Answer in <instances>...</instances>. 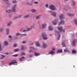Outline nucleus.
I'll list each match as a JSON object with an SVG mask.
<instances>
[{
    "mask_svg": "<svg viewBox=\"0 0 77 77\" xmlns=\"http://www.w3.org/2000/svg\"><path fill=\"white\" fill-rule=\"evenodd\" d=\"M17 7V5H14L12 7V10H7L5 11L6 13H11L12 12H15L16 10L15 8Z\"/></svg>",
    "mask_w": 77,
    "mask_h": 77,
    "instance_id": "f257e3e1",
    "label": "nucleus"
},
{
    "mask_svg": "<svg viewBox=\"0 0 77 77\" xmlns=\"http://www.w3.org/2000/svg\"><path fill=\"white\" fill-rule=\"evenodd\" d=\"M50 8L52 10V11H54V10H56V7H55V6H54L53 5H51L50 6Z\"/></svg>",
    "mask_w": 77,
    "mask_h": 77,
    "instance_id": "f03ea898",
    "label": "nucleus"
},
{
    "mask_svg": "<svg viewBox=\"0 0 77 77\" xmlns=\"http://www.w3.org/2000/svg\"><path fill=\"white\" fill-rule=\"evenodd\" d=\"M42 37L44 40L47 39V38L46 37V34L45 33H43L42 34Z\"/></svg>",
    "mask_w": 77,
    "mask_h": 77,
    "instance_id": "7ed1b4c3",
    "label": "nucleus"
},
{
    "mask_svg": "<svg viewBox=\"0 0 77 77\" xmlns=\"http://www.w3.org/2000/svg\"><path fill=\"white\" fill-rule=\"evenodd\" d=\"M49 12H50L51 13V15H52V16H53L54 17H56L57 15L56 13L53 12L52 11H49Z\"/></svg>",
    "mask_w": 77,
    "mask_h": 77,
    "instance_id": "20e7f679",
    "label": "nucleus"
},
{
    "mask_svg": "<svg viewBox=\"0 0 77 77\" xmlns=\"http://www.w3.org/2000/svg\"><path fill=\"white\" fill-rule=\"evenodd\" d=\"M58 30H60V31L61 32H62V31L63 32H65V29H62V26L58 27Z\"/></svg>",
    "mask_w": 77,
    "mask_h": 77,
    "instance_id": "39448f33",
    "label": "nucleus"
},
{
    "mask_svg": "<svg viewBox=\"0 0 77 77\" xmlns=\"http://www.w3.org/2000/svg\"><path fill=\"white\" fill-rule=\"evenodd\" d=\"M3 1L5 3H6V4L8 5H11V3H9V1L8 0H3Z\"/></svg>",
    "mask_w": 77,
    "mask_h": 77,
    "instance_id": "423d86ee",
    "label": "nucleus"
},
{
    "mask_svg": "<svg viewBox=\"0 0 77 77\" xmlns=\"http://www.w3.org/2000/svg\"><path fill=\"white\" fill-rule=\"evenodd\" d=\"M29 48L31 50L29 51L30 53H32V52H33V51H35V49L33 47H30Z\"/></svg>",
    "mask_w": 77,
    "mask_h": 77,
    "instance_id": "0eeeda50",
    "label": "nucleus"
},
{
    "mask_svg": "<svg viewBox=\"0 0 77 77\" xmlns=\"http://www.w3.org/2000/svg\"><path fill=\"white\" fill-rule=\"evenodd\" d=\"M9 29H6V35H9Z\"/></svg>",
    "mask_w": 77,
    "mask_h": 77,
    "instance_id": "6e6552de",
    "label": "nucleus"
},
{
    "mask_svg": "<svg viewBox=\"0 0 77 77\" xmlns=\"http://www.w3.org/2000/svg\"><path fill=\"white\" fill-rule=\"evenodd\" d=\"M25 57H22L21 58H19V60L20 62H22V61H24V60Z\"/></svg>",
    "mask_w": 77,
    "mask_h": 77,
    "instance_id": "1a4fd4ad",
    "label": "nucleus"
},
{
    "mask_svg": "<svg viewBox=\"0 0 77 77\" xmlns=\"http://www.w3.org/2000/svg\"><path fill=\"white\" fill-rule=\"evenodd\" d=\"M12 24V22L10 21L7 23V24L8 26H9V27H11V25Z\"/></svg>",
    "mask_w": 77,
    "mask_h": 77,
    "instance_id": "9d476101",
    "label": "nucleus"
},
{
    "mask_svg": "<svg viewBox=\"0 0 77 77\" xmlns=\"http://www.w3.org/2000/svg\"><path fill=\"white\" fill-rule=\"evenodd\" d=\"M8 38H9V41L11 42V41H12V36L11 35H9L8 36Z\"/></svg>",
    "mask_w": 77,
    "mask_h": 77,
    "instance_id": "9b49d317",
    "label": "nucleus"
},
{
    "mask_svg": "<svg viewBox=\"0 0 77 77\" xmlns=\"http://www.w3.org/2000/svg\"><path fill=\"white\" fill-rule=\"evenodd\" d=\"M4 45L5 46L8 45V42L7 41H5L4 42Z\"/></svg>",
    "mask_w": 77,
    "mask_h": 77,
    "instance_id": "f8f14e48",
    "label": "nucleus"
},
{
    "mask_svg": "<svg viewBox=\"0 0 77 77\" xmlns=\"http://www.w3.org/2000/svg\"><path fill=\"white\" fill-rule=\"evenodd\" d=\"M77 42V41H76V40L75 39L74 41H73L72 45L73 46H75V43Z\"/></svg>",
    "mask_w": 77,
    "mask_h": 77,
    "instance_id": "ddd939ff",
    "label": "nucleus"
},
{
    "mask_svg": "<svg viewBox=\"0 0 77 77\" xmlns=\"http://www.w3.org/2000/svg\"><path fill=\"white\" fill-rule=\"evenodd\" d=\"M32 26H31L30 28H27L26 29V30L27 31H30V30H32Z\"/></svg>",
    "mask_w": 77,
    "mask_h": 77,
    "instance_id": "4468645a",
    "label": "nucleus"
},
{
    "mask_svg": "<svg viewBox=\"0 0 77 77\" xmlns=\"http://www.w3.org/2000/svg\"><path fill=\"white\" fill-rule=\"evenodd\" d=\"M65 21L63 20H61L58 24V25H60V24H64Z\"/></svg>",
    "mask_w": 77,
    "mask_h": 77,
    "instance_id": "2eb2a0df",
    "label": "nucleus"
},
{
    "mask_svg": "<svg viewBox=\"0 0 77 77\" xmlns=\"http://www.w3.org/2000/svg\"><path fill=\"white\" fill-rule=\"evenodd\" d=\"M34 54L35 56H39V53L34 52Z\"/></svg>",
    "mask_w": 77,
    "mask_h": 77,
    "instance_id": "dca6fc26",
    "label": "nucleus"
},
{
    "mask_svg": "<svg viewBox=\"0 0 77 77\" xmlns=\"http://www.w3.org/2000/svg\"><path fill=\"white\" fill-rule=\"evenodd\" d=\"M60 20H62V19H64V18L63 17V15L62 14H61L60 16Z\"/></svg>",
    "mask_w": 77,
    "mask_h": 77,
    "instance_id": "f3484780",
    "label": "nucleus"
},
{
    "mask_svg": "<svg viewBox=\"0 0 77 77\" xmlns=\"http://www.w3.org/2000/svg\"><path fill=\"white\" fill-rule=\"evenodd\" d=\"M46 27V24H44L42 25V29H44V28H45Z\"/></svg>",
    "mask_w": 77,
    "mask_h": 77,
    "instance_id": "a211bd4d",
    "label": "nucleus"
},
{
    "mask_svg": "<svg viewBox=\"0 0 77 77\" xmlns=\"http://www.w3.org/2000/svg\"><path fill=\"white\" fill-rule=\"evenodd\" d=\"M12 62L13 63V64H14V63H17V61H16V60H12Z\"/></svg>",
    "mask_w": 77,
    "mask_h": 77,
    "instance_id": "6ab92c4d",
    "label": "nucleus"
},
{
    "mask_svg": "<svg viewBox=\"0 0 77 77\" xmlns=\"http://www.w3.org/2000/svg\"><path fill=\"white\" fill-rule=\"evenodd\" d=\"M31 12H32V13H35V12H36V11L35 10V9H32L31 10Z\"/></svg>",
    "mask_w": 77,
    "mask_h": 77,
    "instance_id": "aec40b11",
    "label": "nucleus"
},
{
    "mask_svg": "<svg viewBox=\"0 0 77 77\" xmlns=\"http://www.w3.org/2000/svg\"><path fill=\"white\" fill-rule=\"evenodd\" d=\"M64 52H69V51L68 50L67 48H66L64 50Z\"/></svg>",
    "mask_w": 77,
    "mask_h": 77,
    "instance_id": "412c9836",
    "label": "nucleus"
},
{
    "mask_svg": "<svg viewBox=\"0 0 77 77\" xmlns=\"http://www.w3.org/2000/svg\"><path fill=\"white\" fill-rule=\"evenodd\" d=\"M49 54H54V51H51L49 53Z\"/></svg>",
    "mask_w": 77,
    "mask_h": 77,
    "instance_id": "4be33fe9",
    "label": "nucleus"
},
{
    "mask_svg": "<svg viewBox=\"0 0 77 77\" xmlns=\"http://www.w3.org/2000/svg\"><path fill=\"white\" fill-rule=\"evenodd\" d=\"M74 23H75L76 25L77 26V19H74Z\"/></svg>",
    "mask_w": 77,
    "mask_h": 77,
    "instance_id": "5701e85b",
    "label": "nucleus"
},
{
    "mask_svg": "<svg viewBox=\"0 0 77 77\" xmlns=\"http://www.w3.org/2000/svg\"><path fill=\"white\" fill-rule=\"evenodd\" d=\"M1 56H2V57H1V59H4V57H5V56L3 55H1Z\"/></svg>",
    "mask_w": 77,
    "mask_h": 77,
    "instance_id": "b1692460",
    "label": "nucleus"
},
{
    "mask_svg": "<svg viewBox=\"0 0 77 77\" xmlns=\"http://www.w3.org/2000/svg\"><path fill=\"white\" fill-rule=\"evenodd\" d=\"M48 30H53V28L51 27V26H50L49 27Z\"/></svg>",
    "mask_w": 77,
    "mask_h": 77,
    "instance_id": "393cba45",
    "label": "nucleus"
},
{
    "mask_svg": "<svg viewBox=\"0 0 77 77\" xmlns=\"http://www.w3.org/2000/svg\"><path fill=\"white\" fill-rule=\"evenodd\" d=\"M35 45L37 47H39V42H36L35 43Z\"/></svg>",
    "mask_w": 77,
    "mask_h": 77,
    "instance_id": "a878e982",
    "label": "nucleus"
},
{
    "mask_svg": "<svg viewBox=\"0 0 77 77\" xmlns=\"http://www.w3.org/2000/svg\"><path fill=\"white\" fill-rule=\"evenodd\" d=\"M43 48H47V45L45 44H43Z\"/></svg>",
    "mask_w": 77,
    "mask_h": 77,
    "instance_id": "bb28decb",
    "label": "nucleus"
},
{
    "mask_svg": "<svg viewBox=\"0 0 77 77\" xmlns=\"http://www.w3.org/2000/svg\"><path fill=\"white\" fill-rule=\"evenodd\" d=\"M13 3H17V1L16 0H13L12 1Z\"/></svg>",
    "mask_w": 77,
    "mask_h": 77,
    "instance_id": "cd10ccee",
    "label": "nucleus"
},
{
    "mask_svg": "<svg viewBox=\"0 0 77 77\" xmlns=\"http://www.w3.org/2000/svg\"><path fill=\"white\" fill-rule=\"evenodd\" d=\"M4 30V29L3 28H0V32H3V30Z\"/></svg>",
    "mask_w": 77,
    "mask_h": 77,
    "instance_id": "c85d7f7f",
    "label": "nucleus"
},
{
    "mask_svg": "<svg viewBox=\"0 0 77 77\" xmlns=\"http://www.w3.org/2000/svg\"><path fill=\"white\" fill-rule=\"evenodd\" d=\"M2 51V44L0 43V51Z\"/></svg>",
    "mask_w": 77,
    "mask_h": 77,
    "instance_id": "c756f323",
    "label": "nucleus"
},
{
    "mask_svg": "<svg viewBox=\"0 0 77 77\" xmlns=\"http://www.w3.org/2000/svg\"><path fill=\"white\" fill-rule=\"evenodd\" d=\"M30 16L29 15H27L26 16H25L24 17L25 18H29Z\"/></svg>",
    "mask_w": 77,
    "mask_h": 77,
    "instance_id": "7c9ffc66",
    "label": "nucleus"
},
{
    "mask_svg": "<svg viewBox=\"0 0 77 77\" xmlns=\"http://www.w3.org/2000/svg\"><path fill=\"white\" fill-rule=\"evenodd\" d=\"M21 35V34L19 33V32H17V33L16 34V36H20V35Z\"/></svg>",
    "mask_w": 77,
    "mask_h": 77,
    "instance_id": "2f4dec72",
    "label": "nucleus"
},
{
    "mask_svg": "<svg viewBox=\"0 0 77 77\" xmlns=\"http://www.w3.org/2000/svg\"><path fill=\"white\" fill-rule=\"evenodd\" d=\"M57 33L58 34V38H57V39H58V40H59V38H60V34H59V33L58 32H57Z\"/></svg>",
    "mask_w": 77,
    "mask_h": 77,
    "instance_id": "473e14b6",
    "label": "nucleus"
},
{
    "mask_svg": "<svg viewBox=\"0 0 77 77\" xmlns=\"http://www.w3.org/2000/svg\"><path fill=\"white\" fill-rule=\"evenodd\" d=\"M77 52L76 51H75L74 50H72V53H76Z\"/></svg>",
    "mask_w": 77,
    "mask_h": 77,
    "instance_id": "72a5a7b5",
    "label": "nucleus"
},
{
    "mask_svg": "<svg viewBox=\"0 0 77 77\" xmlns=\"http://www.w3.org/2000/svg\"><path fill=\"white\" fill-rule=\"evenodd\" d=\"M14 51L15 52H17V51H19V49H16L14 50Z\"/></svg>",
    "mask_w": 77,
    "mask_h": 77,
    "instance_id": "f704fd0d",
    "label": "nucleus"
},
{
    "mask_svg": "<svg viewBox=\"0 0 77 77\" xmlns=\"http://www.w3.org/2000/svg\"><path fill=\"white\" fill-rule=\"evenodd\" d=\"M57 51L58 53H62V49L58 50Z\"/></svg>",
    "mask_w": 77,
    "mask_h": 77,
    "instance_id": "c9c22d12",
    "label": "nucleus"
},
{
    "mask_svg": "<svg viewBox=\"0 0 77 77\" xmlns=\"http://www.w3.org/2000/svg\"><path fill=\"white\" fill-rule=\"evenodd\" d=\"M14 65V64L13 63H12V62L8 64L9 66H11V65Z\"/></svg>",
    "mask_w": 77,
    "mask_h": 77,
    "instance_id": "e433bc0d",
    "label": "nucleus"
},
{
    "mask_svg": "<svg viewBox=\"0 0 77 77\" xmlns=\"http://www.w3.org/2000/svg\"><path fill=\"white\" fill-rule=\"evenodd\" d=\"M13 46L14 47H17V44H14L13 45Z\"/></svg>",
    "mask_w": 77,
    "mask_h": 77,
    "instance_id": "4c0bfd02",
    "label": "nucleus"
},
{
    "mask_svg": "<svg viewBox=\"0 0 77 77\" xmlns=\"http://www.w3.org/2000/svg\"><path fill=\"white\" fill-rule=\"evenodd\" d=\"M62 45L63 47H65V44L63 42H62Z\"/></svg>",
    "mask_w": 77,
    "mask_h": 77,
    "instance_id": "58836bf2",
    "label": "nucleus"
},
{
    "mask_svg": "<svg viewBox=\"0 0 77 77\" xmlns=\"http://www.w3.org/2000/svg\"><path fill=\"white\" fill-rule=\"evenodd\" d=\"M68 15L70 17H72V16H74V14H68Z\"/></svg>",
    "mask_w": 77,
    "mask_h": 77,
    "instance_id": "ea45409f",
    "label": "nucleus"
},
{
    "mask_svg": "<svg viewBox=\"0 0 77 77\" xmlns=\"http://www.w3.org/2000/svg\"><path fill=\"white\" fill-rule=\"evenodd\" d=\"M53 24L54 25H56V24H57V22H53Z\"/></svg>",
    "mask_w": 77,
    "mask_h": 77,
    "instance_id": "a19ab883",
    "label": "nucleus"
},
{
    "mask_svg": "<svg viewBox=\"0 0 77 77\" xmlns=\"http://www.w3.org/2000/svg\"><path fill=\"white\" fill-rule=\"evenodd\" d=\"M21 55H22L23 56H24L26 55V54L24 52H22L21 54Z\"/></svg>",
    "mask_w": 77,
    "mask_h": 77,
    "instance_id": "79ce46f5",
    "label": "nucleus"
},
{
    "mask_svg": "<svg viewBox=\"0 0 77 77\" xmlns=\"http://www.w3.org/2000/svg\"><path fill=\"white\" fill-rule=\"evenodd\" d=\"M21 48L22 50H24V46H22Z\"/></svg>",
    "mask_w": 77,
    "mask_h": 77,
    "instance_id": "37998d69",
    "label": "nucleus"
},
{
    "mask_svg": "<svg viewBox=\"0 0 77 77\" xmlns=\"http://www.w3.org/2000/svg\"><path fill=\"white\" fill-rule=\"evenodd\" d=\"M72 3H73V5H75V2L73 1H72Z\"/></svg>",
    "mask_w": 77,
    "mask_h": 77,
    "instance_id": "c03bdc74",
    "label": "nucleus"
},
{
    "mask_svg": "<svg viewBox=\"0 0 77 77\" xmlns=\"http://www.w3.org/2000/svg\"><path fill=\"white\" fill-rule=\"evenodd\" d=\"M18 56L17 54H15L13 55L14 57H17Z\"/></svg>",
    "mask_w": 77,
    "mask_h": 77,
    "instance_id": "a18cd8bd",
    "label": "nucleus"
},
{
    "mask_svg": "<svg viewBox=\"0 0 77 77\" xmlns=\"http://www.w3.org/2000/svg\"><path fill=\"white\" fill-rule=\"evenodd\" d=\"M34 4H35V5H36L37 4H38V2H34Z\"/></svg>",
    "mask_w": 77,
    "mask_h": 77,
    "instance_id": "49530a36",
    "label": "nucleus"
},
{
    "mask_svg": "<svg viewBox=\"0 0 77 77\" xmlns=\"http://www.w3.org/2000/svg\"><path fill=\"white\" fill-rule=\"evenodd\" d=\"M26 42L25 41H23L22 42V44H25Z\"/></svg>",
    "mask_w": 77,
    "mask_h": 77,
    "instance_id": "de8ad7c7",
    "label": "nucleus"
},
{
    "mask_svg": "<svg viewBox=\"0 0 77 77\" xmlns=\"http://www.w3.org/2000/svg\"><path fill=\"white\" fill-rule=\"evenodd\" d=\"M5 54H7V55H8V54L9 55H11V53H5Z\"/></svg>",
    "mask_w": 77,
    "mask_h": 77,
    "instance_id": "09e8293b",
    "label": "nucleus"
},
{
    "mask_svg": "<svg viewBox=\"0 0 77 77\" xmlns=\"http://www.w3.org/2000/svg\"><path fill=\"white\" fill-rule=\"evenodd\" d=\"M48 5L47 4H46L45 5V7H46V8H47V7H48Z\"/></svg>",
    "mask_w": 77,
    "mask_h": 77,
    "instance_id": "8fccbe9b",
    "label": "nucleus"
},
{
    "mask_svg": "<svg viewBox=\"0 0 77 77\" xmlns=\"http://www.w3.org/2000/svg\"><path fill=\"white\" fill-rule=\"evenodd\" d=\"M22 32H27V30H23Z\"/></svg>",
    "mask_w": 77,
    "mask_h": 77,
    "instance_id": "3c124183",
    "label": "nucleus"
},
{
    "mask_svg": "<svg viewBox=\"0 0 77 77\" xmlns=\"http://www.w3.org/2000/svg\"><path fill=\"white\" fill-rule=\"evenodd\" d=\"M36 19H39V16H37L36 17Z\"/></svg>",
    "mask_w": 77,
    "mask_h": 77,
    "instance_id": "603ef678",
    "label": "nucleus"
},
{
    "mask_svg": "<svg viewBox=\"0 0 77 77\" xmlns=\"http://www.w3.org/2000/svg\"><path fill=\"white\" fill-rule=\"evenodd\" d=\"M23 29L22 28V29H20V32H23Z\"/></svg>",
    "mask_w": 77,
    "mask_h": 77,
    "instance_id": "864d4df0",
    "label": "nucleus"
},
{
    "mask_svg": "<svg viewBox=\"0 0 77 77\" xmlns=\"http://www.w3.org/2000/svg\"><path fill=\"white\" fill-rule=\"evenodd\" d=\"M52 50H53L54 51L55 50V48H52Z\"/></svg>",
    "mask_w": 77,
    "mask_h": 77,
    "instance_id": "5fc2aeb1",
    "label": "nucleus"
},
{
    "mask_svg": "<svg viewBox=\"0 0 77 77\" xmlns=\"http://www.w3.org/2000/svg\"><path fill=\"white\" fill-rule=\"evenodd\" d=\"M23 36H26V34H23Z\"/></svg>",
    "mask_w": 77,
    "mask_h": 77,
    "instance_id": "6e6d98bb",
    "label": "nucleus"
},
{
    "mask_svg": "<svg viewBox=\"0 0 77 77\" xmlns=\"http://www.w3.org/2000/svg\"><path fill=\"white\" fill-rule=\"evenodd\" d=\"M41 15H39V18H41Z\"/></svg>",
    "mask_w": 77,
    "mask_h": 77,
    "instance_id": "4d7b16f0",
    "label": "nucleus"
},
{
    "mask_svg": "<svg viewBox=\"0 0 77 77\" xmlns=\"http://www.w3.org/2000/svg\"><path fill=\"white\" fill-rule=\"evenodd\" d=\"M29 57L32 58V55H29Z\"/></svg>",
    "mask_w": 77,
    "mask_h": 77,
    "instance_id": "13d9d810",
    "label": "nucleus"
},
{
    "mask_svg": "<svg viewBox=\"0 0 77 77\" xmlns=\"http://www.w3.org/2000/svg\"><path fill=\"white\" fill-rule=\"evenodd\" d=\"M21 37H23V34L22 35H21Z\"/></svg>",
    "mask_w": 77,
    "mask_h": 77,
    "instance_id": "bf43d9fd",
    "label": "nucleus"
},
{
    "mask_svg": "<svg viewBox=\"0 0 77 77\" xmlns=\"http://www.w3.org/2000/svg\"><path fill=\"white\" fill-rule=\"evenodd\" d=\"M11 16H12V15H9V17H11Z\"/></svg>",
    "mask_w": 77,
    "mask_h": 77,
    "instance_id": "052dcab7",
    "label": "nucleus"
},
{
    "mask_svg": "<svg viewBox=\"0 0 77 77\" xmlns=\"http://www.w3.org/2000/svg\"><path fill=\"white\" fill-rule=\"evenodd\" d=\"M72 36H74V34H73V35H72Z\"/></svg>",
    "mask_w": 77,
    "mask_h": 77,
    "instance_id": "680f3d73",
    "label": "nucleus"
},
{
    "mask_svg": "<svg viewBox=\"0 0 77 77\" xmlns=\"http://www.w3.org/2000/svg\"><path fill=\"white\" fill-rule=\"evenodd\" d=\"M68 0H65V1H68Z\"/></svg>",
    "mask_w": 77,
    "mask_h": 77,
    "instance_id": "e2e57ef3",
    "label": "nucleus"
},
{
    "mask_svg": "<svg viewBox=\"0 0 77 77\" xmlns=\"http://www.w3.org/2000/svg\"><path fill=\"white\" fill-rule=\"evenodd\" d=\"M21 16H20V17H20Z\"/></svg>",
    "mask_w": 77,
    "mask_h": 77,
    "instance_id": "0e129e2a",
    "label": "nucleus"
},
{
    "mask_svg": "<svg viewBox=\"0 0 77 77\" xmlns=\"http://www.w3.org/2000/svg\"><path fill=\"white\" fill-rule=\"evenodd\" d=\"M39 46H40V45H39Z\"/></svg>",
    "mask_w": 77,
    "mask_h": 77,
    "instance_id": "69168bd1",
    "label": "nucleus"
},
{
    "mask_svg": "<svg viewBox=\"0 0 77 77\" xmlns=\"http://www.w3.org/2000/svg\"><path fill=\"white\" fill-rule=\"evenodd\" d=\"M33 26V27H34V26Z\"/></svg>",
    "mask_w": 77,
    "mask_h": 77,
    "instance_id": "338daca9",
    "label": "nucleus"
},
{
    "mask_svg": "<svg viewBox=\"0 0 77 77\" xmlns=\"http://www.w3.org/2000/svg\"><path fill=\"white\" fill-rule=\"evenodd\" d=\"M17 65V64H16V65Z\"/></svg>",
    "mask_w": 77,
    "mask_h": 77,
    "instance_id": "774afa93",
    "label": "nucleus"
}]
</instances>
